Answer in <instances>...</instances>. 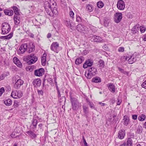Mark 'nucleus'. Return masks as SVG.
Returning <instances> with one entry per match:
<instances>
[{
	"label": "nucleus",
	"instance_id": "obj_29",
	"mask_svg": "<svg viewBox=\"0 0 146 146\" xmlns=\"http://www.w3.org/2000/svg\"><path fill=\"white\" fill-rule=\"evenodd\" d=\"M57 93L58 95V98L59 99V100L60 102H61V101H60L61 100H62V101H63L65 100V97L63 96L62 97H61V94L60 93V92L59 90V89H58V90H57Z\"/></svg>",
	"mask_w": 146,
	"mask_h": 146
},
{
	"label": "nucleus",
	"instance_id": "obj_7",
	"mask_svg": "<svg viewBox=\"0 0 146 146\" xmlns=\"http://www.w3.org/2000/svg\"><path fill=\"white\" fill-rule=\"evenodd\" d=\"M23 95L22 92L19 91H17L16 90H13L11 94V96L14 98H20Z\"/></svg>",
	"mask_w": 146,
	"mask_h": 146
},
{
	"label": "nucleus",
	"instance_id": "obj_56",
	"mask_svg": "<svg viewBox=\"0 0 146 146\" xmlns=\"http://www.w3.org/2000/svg\"><path fill=\"white\" fill-rule=\"evenodd\" d=\"M137 115H132V118L134 119H136L137 118Z\"/></svg>",
	"mask_w": 146,
	"mask_h": 146
},
{
	"label": "nucleus",
	"instance_id": "obj_14",
	"mask_svg": "<svg viewBox=\"0 0 146 146\" xmlns=\"http://www.w3.org/2000/svg\"><path fill=\"white\" fill-rule=\"evenodd\" d=\"M27 44L24 43L22 44L19 48L20 52L21 54L24 53L27 50Z\"/></svg>",
	"mask_w": 146,
	"mask_h": 146
},
{
	"label": "nucleus",
	"instance_id": "obj_2",
	"mask_svg": "<svg viewBox=\"0 0 146 146\" xmlns=\"http://www.w3.org/2000/svg\"><path fill=\"white\" fill-rule=\"evenodd\" d=\"M123 59L127 60L129 64H132L137 60H139V58L137 55L136 54H134L130 56H129L126 57L124 56Z\"/></svg>",
	"mask_w": 146,
	"mask_h": 146
},
{
	"label": "nucleus",
	"instance_id": "obj_9",
	"mask_svg": "<svg viewBox=\"0 0 146 146\" xmlns=\"http://www.w3.org/2000/svg\"><path fill=\"white\" fill-rule=\"evenodd\" d=\"M59 47V44L57 42H55L52 43L50 46V48L51 50L57 53L58 52L57 49Z\"/></svg>",
	"mask_w": 146,
	"mask_h": 146
},
{
	"label": "nucleus",
	"instance_id": "obj_6",
	"mask_svg": "<svg viewBox=\"0 0 146 146\" xmlns=\"http://www.w3.org/2000/svg\"><path fill=\"white\" fill-rule=\"evenodd\" d=\"M11 29L10 25L7 23H4L3 25L2 29V33L3 34H5L8 33Z\"/></svg>",
	"mask_w": 146,
	"mask_h": 146
},
{
	"label": "nucleus",
	"instance_id": "obj_59",
	"mask_svg": "<svg viewBox=\"0 0 146 146\" xmlns=\"http://www.w3.org/2000/svg\"><path fill=\"white\" fill-rule=\"evenodd\" d=\"M121 101V100H118V101L117 102V104L118 105H119L120 104Z\"/></svg>",
	"mask_w": 146,
	"mask_h": 146
},
{
	"label": "nucleus",
	"instance_id": "obj_62",
	"mask_svg": "<svg viewBox=\"0 0 146 146\" xmlns=\"http://www.w3.org/2000/svg\"><path fill=\"white\" fill-rule=\"evenodd\" d=\"M126 143H123V144L121 145L120 146H125Z\"/></svg>",
	"mask_w": 146,
	"mask_h": 146
},
{
	"label": "nucleus",
	"instance_id": "obj_30",
	"mask_svg": "<svg viewBox=\"0 0 146 146\" xmlns=\"http://www.w3.org/2000/svg\"><path fill=\"white\" fill-rule=\"evenodd\" d=\"M86 9L89 12L92 11L93 10V7L92 5L90 4H86Z\"/></svg>",
	"mask_w": 146,
	"mask_h": 146
},
{
	"label": "nucleus",
	"instance_id": "obj_49",
	"mask_svg": "<svg viewBox=\"0 0 146 146\" xmlns=\"http://www.w3.org/2000/svg\"><path fill=\"white\" fill-rule=\"evenodd\" d=\"M4 91L5 90L2 87L0 89V96L2 95Z\"/></svg>",
	"mask_w": 146,
	"mask_h": 146
},
{
	"label": "nucleus",
	"instance_id": "obj_25",
	"mask_svg": "<svg viewBox=\"0 0 146 146\" xmlns=\"http://www.w3.org/2000/svg\"><path fill=\"white\" fill-rule=\"evenodd\" d=\"M46 54L44 53L43 55V56L42 58L41 62L42 65L43 66H45L46 64Z\"/></svg>",
	"mask_w": 146,
	"mask_h": 146
},
{
	"label": "nucleus",
	"instance_id": "obj_10",
	"mask_svg": "<svg viewBox=\"0 0 146 146\" xmlns=\"http://www.w3.org/2000/svg\"><path fill=\"white\" fill-rule=\"evenodd\" d=\"M122 17V14L121 13H116L114 15V21L116 23H119L121 20Z\"/></svg>",
	"mask_w": 146,
	"mask_h": 146
},
{
	"label": "nucleus",
	"instance_id": "obj_60",
	"mask_svg": "<svg viewBox=\"0 0 146 146\" xmlns=\"http://www.w3.org/2000/svg\"><path fill=\"white\" fill-rule=\"evenodd\" d=\"M51 34L50 33H48L47 35V37L48 38H49L51 36Z\"/></svg>",
	"mask_w": 146,
	"mask_h": 146
},
{
	"label": "nucleus",
	"instance_id": "obj_22",
	"mask_svg": "<svg viewBox=\"0 0 146 146\" xmlns=\"http://www.w3.org/2000/svg\"><path fill=\"white\" fill-rule=\"evenodd\" d=\"M4 12L5 15L9 16H12L13 14V11L11 9H5L4 10Z\"/></svg>",
	"mask_w": 146,
	"mask_h": 146
},
{
	"label": "nucleus",
	"instance_id": "obj_38",
	"mask_svg": "<svg viewBox=\"0 0 146 146\" xmlns=\"http://www.w3.org/2000/svg\"><path fill=\"white\" fill-rule=\"evenodd\" d=\"M98 63L99 66L101 67L102 68L104 67V62L103 60H100L99 61Z\"/></svg>",
	"mask_w": 146,
	"mask_h": 146
},
{
	"label": "nucleus",
	"instance_id": "obj_48",
	"mask_svg": "<svg viewBox=\"0 0 146 146\" xmlns=\"http://www.w3.org/2000/svg\"><path fill=\"white\" fill-rule=\"evenodd\" d=\"M124 51V48L123 47H121L119 48L118 51L119 52H122Z\"/></svg>",
	"mask_w": 146,
	"mask_h": 146
},
{
	"label": "nucleus",
	"instance_id": "obj_45",
	"mask_svg": "<svg viewBox=\"0 0 146 146\" xmlns=\"http://www.w3.org/2000/svg\"><path fill=\"white\" fill-rule=\"evenodd\" d=\"M83 109L84 111L85 114H87L88 113V107L85 106H83Z\"/></svg>",
	"mask_w": 146,
	"mask_h": 146
},
{
	"label": "nucleus",
	"instance_id": "obj_16",
	"mask_svg": "<svg viewBox=\"0 0 146 146\" xmlns=\"http://www.w3.org/2000/svg\"><path fill=\"white\" fill-rule=\"evenodd\" d=\"M92 38V39H93L94 42H101L102 41L103 39L100 37L98 36H96L95 35H91L90 37Z\"/></svg>",
	"mask_w": 146,
	"mask_h": 146
},
{
	"label": "nucleus",
	"instance_id": "obj_51",
	"mask_svg": "<svg viewBox=\"0 0 146 146\" xmlns=\"http://www.w3.org/2000/svg\"><path fill=\"white\" fill-rule=\"evenodd\" d=\"M38 94L39 95L42 96L43 94V92L42 90H38Z\"/></svg>",
	"mask_w": 146,
	"mask_h": 146
},
{
	"label": "nucleus",
	"instance_id": "obj_33",
	"mask_svg": "<svg viewBox=\"0 0 146 146\" xmlns=\"http://www.w3.org/2000/svg\"><path fill=\"white\" fill-rule=\"evenodd\" d=\"M35 50V46L33 44H32V45L30 46L29 47L28 52L29 53H30L34 51Z\"/></svg>",
	"mask_w": 146,
	"mask_h": 146
},
{
	"label": "nucleus",
	"instance_id": "obj_18",
	"mask_svg": "<svg viewBox=\"0 0 146 146\" xmlns=\"http://www.w3.org/2000/svg\"><path fill=\"white\" fill-rule=\"evenodd\" d=\"M125 135V130H121L119 132L118 137L119 139H122L124 138Z\"/></svg>",
	"mask_w": 146,
	"mask_h": 146
},
{
	"label": "nucleus",
	"instance_id": "obj_40",
	"mask_svg": "<svg viewBox=\"0 0 146 146\" xmlns=\"http://www.w3.org/2000/svg\"><path fill=\"white\" fill-rule=\"evenodd\" d=\"M37 123V120L36 119H33L32 121V124L34 128H36Z\"/></svg>",
	"mask_w": 146,
	"mask_h": 146
},
{
	"label": "nucleus",
	"instance_id": "obj_26",
	"mask_svg": "<svg viewBox=\"0 0 146 146\" xmlns=\"http://www.w3.org/2000/svg\"><path fill=\"white\" fill-rule=\"evenodd\" d=\"M27 133L33 139L35 138L36 137V135L35 134L33 131H27Z\"/></svg>",
	"mask_w": 146,
	"mask_h": 146
},
{
	"label": "nucleus",
	"instance_id": "obj_15",
	"mask_svg": "<svg viewBox=\"0 0 146 146\" xmlns=\"http://www.w3.org/2000/svg\"><path fill=\"white\" fill-rule=\"evenodd\" d=\"M24 82L21 79L18 80L16 82L15 85V88H19L23 84Z\"/></svg>",
	"mask_w": 146,
	"mask_h": 146
},
{
	"label": "nucleus",
	"instance_id": "obj_23",
	"mask_svg": "<svg viewBox=\"0 0 146 146\" xmlns=\"http://www.w3.org/2000/svg\"><path fill=\"white\" fill-rule=\"evenodd\" d=\"M84 58L83 57H80L77 58L75 61L76 64L79 65L81 64L84 60Z\"/></svg>",
	"mask_w": 146,
	"mask_h": 146
},
{
	"label": "nucleus",
	"instance_id": "obj_35",
	"mask_svg": "<svg viewBox=\"0 0 146 146\" xmlns=\"http://www.w3.org/2000/svg\"><path fill=\"white\" fill-rule=\"evenodd\" d=\"M138 28L137 25H135L134 26L132 29V31L133 33H135L139 29Z\"/></svg>",
	"mask_w": 146,
	"mask_h": 146
},
{
	"label": "nucleus",
	"instance_id": "obj_64",
	"mask_svg": "<svg viewBox=\"0 0 146 146\" xmlns=\"http://www.w3.org/2000/svg\"><path fill=\"white\" fill-rule=\"evenodd\" d=\"M106 45H104V46L103 47V48H104V49L105 50H106V49H107L108 48H106Z\"/></svg>",
	"mask_w": 146,
	"mask_h": 146
},
{
	"label": "nucleus",
	"instance_id": "obj_52",
	"mask_svg": "<svg viewBox=\"0 0 146 146\" xmlns=\"http://www.w3.org/2000/svg\"><path fill=\"white\" fill-rule=\"evenodd\" d=\"M88 104L91 108H94V105L92 103H91L90 101H88Z\"/></svg>",
	"mask_w": 146,
	"mask_h": 146
},
{
	"label": "nucleus",
	"instance_id": "obj_58",
	"mask_svg": "<svg viewBox=\"0 0 146 146\" xmlns=\"http://www.w3.org/2000/svg\"><path fill=\"white\" fill-rule=\"evenodd\" d=\"M83 142L85 146H88L85 139H84V141H83Z\"/></svg>",
	"mask_w": 146,
	"mask_h": 146
},
{
	"label": "nucleus",
	"instance_id": "obj_8",
	"mask_svg": "<svg viewBox=\"0 0 146 146\" xmlns=\"http://www.w3.org/2000/svg\"><path fill=\"white\" fill-rule=\"evenodd\" d=\"M77 29L78 31L84 33H87V31L86 27L81 24H79L77 26Z\"/></svg>",
	"mask_w": 146,
	"mask_h": 146
},
{
	"label": "nucleus",
	"instance_id": "obj_44",
	"mask_svg": "<svg viewBox=\"0 0 146 146\" xmlns=\"http://www.w3.org/2000/svg\"><path fill=\"white\" fill-rule=\"evenodd\" d=\"M146 30V28L143 26L140 27V31L142 33H143Z\"/></svg>",
	"mask_w": 146,
	"mask_h": 146
},
{
	"label": "nucleus",
	"instance_id": "obj_46",
	"mask_svg": "<svg viewBox=\"0 0 146 146\" xmlns=\"http://www.w3.org/2000/svg\"><path fill=\"white\" fill-rule=\"evenodd\" d=\"M65 25L67 26V27H71V24H70V23L69 21H65Z\"/></svg>",
	"mask_w": 146,
	"mask_h": 146
},
{
	"label": "nucleus",
	"instance_id": "obj_34",
	"mask_svg": "<svg viewBox=\"0 0 146 146\" xmlns=\"http://www.w3.org/2000/svg\"><path fill=\"white\" fill-rule=\"evenodd\" d=\"M13 34L12 33H11L9 35L3 37L5 39H9L11 38L12 37Z\"/></svg>",
	"mask_w": 146,
	"mask_h": 146
},
{
	"label": "nucleus",
	"instance_id": "obj_24",
	"mask_svg": "<svg viewBox=\"0 0 146 146\" xmlns=\"http://www.w3.org/2000/svg\"><path fill=\"white\" fill-rule=\"evenodd\" d=\"M108 87L110 90L113 93L115 92V87L114 86L112 83H110Z\"/></svg>",
	"mask_w": 146,
	"mask_h": 146
},
{
	"label": "nucleus",
	"instance_id": "obj_20",
	"mask_svg": "<svg viewBox=\"0 0 146 146\" xmlns=\"http://www.w3.org/2000/svg\"><path fill=\"white\" fill-rule=\"evenodd\" d=\"M123 122V124L125 126H127L129 124V119L128 116L125 115L124 116Z\"/></svg>",
	"mask_w": 146,
	"mask_h": 146
},
{
	"label": "nucleus",
	"instance_id": "obj_13",
	"mask_svg": "<svg viewBox=\"0 0 146 146\" xmlns=\"http://www.w3.org/2000/svg\"><path fill=\"white\" fill-rule=\"evenodd\" d=\"M93 61L92 60L88 59L85 61L83 65V67L84 68H86L88 67L91 66L93 64Z\"/></svg>",
	"mask_w": 146,
	"mask_h": 146
},
{
	"label": "nucleus",
	"instance_id": "obj_32",
	"mask_svg": "<svg viewBox=\"0 0 146 146\" xmlns=\"http://www.w3.org/2000/svg\"><path fill=\"white\" fill-rule=\"evenodd\" d=\"M97 5L99 8H102L104 7V3L102 1H100L97 3Z\"/></svg>",
	"mask_w": 146,
	"mask_h": 146
},
{
	"label": "nucleus",
	"instance_id": "obj_57",
	"mask_svg": "<svg viewBox=\"0 0 146 146\" xmlns=\"http://www.w3.org/2000/svg\"><path fill=\"white\" fill-rule=\"evenodd\" d=\"M142 38L144 41H146V34L143 36Z\"/></svg>",
	"mask_w": 146,
	"mask_h": 146
},
{
	"label": "nucleus",
	"instance_id": "obj_12",
	"mask_svg": "<svg viewBox=\"0 0 146 146\" xmlns=\"http://www.w3.org/2000/svg\"><path fill=\"white\" fill-rule=\"evenodd\" d=\"M117 7L119 10H123L125 7V4L123 1L122 0H119L117 3Z\"/></svg>",
	"mask_w": 146,
	"mask_h": 146
},
{
	"label": "nucleus",
	"instance_id": "obj_39",
	"mask_svg": "<svg viewBox=\"0 0 146 146\" xmlns=\"http://www.w3.org/2000/svg\"><path fill=\"white\" fill-rule=\"evenodd\" d=\"M145 115H142L139 117L138 119L140 121H143L145 120Z\"/></svg>",
	"mask_w": 146,
	"mask_h": 146
},
{
	"label": "nucleus",
	"instance_id": "obj_50",
	"mask_svg": "<svg viewBox=\"0 0 146 146\" xmlns=\"http://www.w3.org/2000/svg\"><path fill=\"white\" fill-rule=\"evenodd\" d=\"M76 21L78 23H80L81 21V19L79 16H77L76 18Z\"/></svg>",
	"mask_w": 146,
	"mask_h": 146
},
{
	"label": "nucleus",
	"instance_id": "obj_63",
	"mask_svg": "<svg viewBox=\"0 0 146 146\" xmlns=\"http://www.w3.org/2000/svg\"><path fill=\"white\" fill-rule=\"evenodd\" d=\"M38 125L39 127L40 128V129H41L42 126V124L41 123H40Z\"/></svg>",
	"mask_w": 146,
	"mask_h": 146
},
{
	"label": "nucleus",
	"instance_id": "obj_11",
	"mask_svg": "<svg viewBox=\"0 0 146 146\" xmlns=\"http://www.w3.org/2000/svg\"><path fill=\"white\" fill-rule=\"evenodd\" d=\"M44 70L43 68H40L35 71V75L36 76L40 77L44 74Z\"/></svg>",
	"mask_w": 146,
	"mask_h": 146
},
{
	"label": "nucleus",
	"instance_id": "obj_27",
	"mask_svg": "<svg viewBox=\"0 0 146 146\" xmlns=\"http://www.w3.org/2000/svg\"><path fill=\"white\" fill-rule=\"evenodd\" d=\"M92 81L93 82L100 83L101 82V79L99 77H96L92 79Z\"/></svg>",
	"mask_w": 146,
	"mask_h": 146
},
{
	"label": "nucleus",
	"instance_id": "obj_4",
	"mask_svg": "<svg viewBox=\"0 0 146 146\" xmlns=\"http://www.w3.org/2000/svg\"><path fill=\"white\" fill-rule=\"evenodd\" d=\"M70 99L72 103V109L74 110H77L79 107L81 106L80 104L79 103L77 100L75 98L71 97Z\"/></svg>",
	"mask_w": 146,
	"mask_h": 146
},
{
	"label": "nucleus",
	"instance_id": "obj_53",
	"mask_svg": "<svg viewBox=\"0 0 146 146\" xmlns=\"http://www.w3.org/2000/svg\"><path fill=\"white\" fill-rule=\"evenodd\" d=\"M141 86L143 88L146 89V80L142 83Z\"/></svg>",
	"mask_w": 146,
	"mask_h": 146
},
{
	"label": "nucleus",
	"instance_id": "obj_55",
	"mask_svg": "<svg viewBox=\"0 0 146 146\" xmlns=\"http://www.w3.org/2000/svg\"><path fill=\"white\" fill-rule=\"evenodd\" d=\"M17 135H16L15 133V132H13L11 134V136L12 138H15L16 137Z\"/></svg>",
	"mask_w": 146,
	"mask_h": 146
},
{
	"label": "nucleus",
	"instance_id": "obj_61",
	"mask_svg": "<svg viewBox=\"0 0 146 146\" xmlns=\"http://www.w3.org/2000/svg\"><path fill=\"white\" fill-rule=\"evenodd\" d=\"M99 104H101L102 106H104L106 105V104L105 103H102L101 102H99Z\"/></svg>",
	"mask_w": 146,
	"mask_h": 146
},
{
	"label": "nucleus",
	"instance_id": "obj_3",
	"mask_svg": "<svg viewBox=\"0 0 146 146\" xmlns=\"http://www.w3.org/2000/svg\"><path fill=\"white\" fill-rule=\"evenodd\" d=\"M45 9L47 14L50 16L52 15L51 12L55 15L58 14V11L54 9L53 10H52L50 5L48 2H46V6L45 7Z\"/></svg>",
	"mask_w": 146,
	"mask_h": 146
},
{
	"label": "nucleus",
	"instance_id": "obj_28",
	"mask_svg": "<svg viewBox=\"0 0 146 146\" xmlns=\"http://www.w3.org/2000/svg\"><path fill=\"white\" fill-rule=\"evenodd\" d=\"M4 103L7 106H10L12 104V101L11 100L8 99L4 101Z\"/></svg>",
	"mask_w": 146,
	"mask_h": 146
},
{
	"label": "nucleus",
	"instance_id": "obj_17",
	"mask_svg": "<svg viewBox=\"0 0 146 146\" xmlns=\"http://www.w3.org/2000/svg\"><path fill=\"white\" fill-rule=\"evenodd\" d=\"M41 81L40 79H35L33 82V84L35 87L40 86L41 84Z\"/></svg>",
	"mask_w": 146,
	"mask_h": 146
},
{
	"label": "nucleus",
	"instance_id": "obj_54",
	"mask_svg": "<svg viewBox=\"0 0 146 146\" xmlns=\"http://www.w3.org/2000/svg\"><path fill=\"white\" fill-rule=\"evenodd\" d=\"M56 78H54V81L55 83L56 87V89L57 90H58V89H59V88H58V87L57 85V82H56Z\"/></svg>",
	"mask_w": 146,
	"mask_h": 146
},
{
	"label": "nucleus",
	"instance_id": "obj_19",
	"mask_svg": "<svg viewBox=\"0 0 146 146\" xmlns=\"http://www.w3.org/2000/svg\"><path fill=\"white\" fill-rule=\"evenodd\" d=\"M13 61L18 67L20 68L22 67V64L17 57H14L13 58Z\"/></svg>",
	"mask_w": 146,
	"mask_h": 146
},
{
	"label": "nucleus",
	"instance_id": "obj_5",
	"mask_svg": "<svg viewBox=\"0 0 146 146\" xmlns=\"http://www.w3.org/2000/svg\"><path fill=\"white\" fill-rule=\"evenodd\" d=\"M97 72V69L96 68L92 67L88 69V72H86L85 75L87 78H91L92 76L96 74Z\"/></svg>",
	"mask_w": 146,
	"mask_h": 146
},
{
	"label": "nucleus",
	"instance_id": "obj_41",
	"mask_svg": "<svg viewBox=\"0 0 146 146\" xmlns=\"http://www.w3.org/2000/svg\"><path fill=\"white\" fill-rule=\"evenodd\" d=\"M118 69L119 70L120 72L121 73H123L124 74H127V73L123 69L120 68L118 67Z\"/></svg>",
	"mask_w": 146,
	"mask_h": 146
},
{
	"label": "nucleus",
	"instance_id": "obj_36",
	"mask_svg": "<svg viewBox=\"0 0 146 146\" xmlns=\"http://www.w3.org/2000/svg\"><path fill=\"white\" fill-rule=\"evenodd\" d=\"M132 140L131 139H128L127 141L126 146H132Z\"/></svg>",
	"mask_w": 146,
	"mask_h": 146
},
{
	"label": "nucleus",
	"instance_id": "obj_21",
	"mask_svg": "<svg viewBox=\"0 0 146 146\" xmlns=\"http://www.w3.org/2000/svg\"><path fill=\"white\" fill-rule=\"evenodd\" d=\"M14 23L15 25H18L20 22V17L18 15H14L13 17Z\"/></svg>",
	"mask_w": 146,
	"mask_h": 146
},
{
	"label": "nucleus",
	"instance_id": "obj_31",
	"mask_svg": "<svg viewBox=\"0 0 146 146\" xmlns=\"http://www.w3.org/2000/svg\"><path fill=\"white\" fill-rule=\"evenodd\" d=\"M14 13L15 14V15H18L19 14V10L18 8L15 6H14L13 7Z\"/></svg>",
	"mask_w": 146,
	"mask_h": 146
},
{
	"label": "nucleus",
	"instance_id": "obj_43",
	"mask_svg": "<svg viewBox=\"0 0 146 146\" xmlns=\"http://www.w3.org/2000/svg\"><path fill=\"white\" fill-rule=\"evenodd\" d=\"M19 105V102L15 100L14 101L13 106L15 108L17 107Z\"/></svg>",
	"mask_w": 146,
	"mask_h": 146
},
{
	"label": "nucleus",
	"instance_id": "obj_37",
	"mask_svg": "<svg viewBox=\"0 0 146 146\" xmlns=\"http://www.w3.org/2000/svg\"><path fill=\"white\" fill-rule=\"evenodd\" d=\"M110 21L107 19H104V25L105 26H107L109 24Z\"/></svg>",
	"mask_w": 146,
	"mask_h": 146
},
{
	"label": "nucleus",
	"instance_id": "obj_1",
	"mask_svg": "<svg viewBox=\"0 0 146 146\" xmlns=\"http://www.w3.org/2000/svg\"><path fill=\"white\" fill-rule=\"evenodd\" d=\"M37 58L34 54H31L25 57L24 58V60L27 61L29 64H31L35 63L37 60Z\"/></svg>",
	"mask_w": 146,
	"mask_h": 146
},
{
	"label": "nucleus",
	"instance_id": "obj_47",
	"mask_svg": "<svg viewBox=\"0 0 146 146\" xmlns=\"http://www.w3.org/2000/svg\"><path fill=\"white\" fill-rule=\"evenodd\" d=\"M69 15L70 17L73 19L74 18V13L72 11H70L69 12Z\"/></svg>",
	"mask_w": 146,
	"mask_h": 146
},
{
	"label": "nucleus",
	"instance_id": "obj_42",
	"mask_svg": "<svg viewBox=\"0 0 146 146\" xmlns=\"http://www.w3.org/2000/svg\"><path fill=\"white\" fill-rule=\"evenodd\" d=\"M137 133H141L142 132V127L141 126H138L137 128Z\"/></svg>",
	"mask_w": 146,
	"mask_h": 146
}]
</instances>
